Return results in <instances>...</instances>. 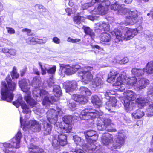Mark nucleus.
<instances>
[{
	"label": "nucleus",
	"mask_w": 153,
	"mask_h": 153,
	"mask_svg": "<svg viewBox=\"0 0 153 153\" xmlns=\"http://www.w3.org/2000/svg\"><path fill=\"white\" fill-rule=\"evenodd\" d=\"M54 128L56 130L52 136V145L55 149H58L60 146H64L67 144V136L65 134L60 132V131L63 133H68L71 131L72 127L71 124L58 122L55 124Z\"/></svg>",
	"instance_id": "1"
},
{
	"label": "nucleus",
	"mask_w": 153,
	"mask_h": 153,
	"mask_svg": "<svg viewBox=\"0 0 153 153\" xmlns=\"http://www.w3.org/2000/svg\"><path fill=\"white\" fill-rule=\"evenodd\" d=\"M22 97L21 96L19 97L17 100L13 102V104L17 107L21 106L22 109V113L26 114L25 116V118L22 120V117H20V122L22 126H23V129L24 131L27 130V128H32L34 132L39 131L41 129V125L35 120L29 121L27 120L30 117L31 111L27 107L24 101L22 100Z\"/></svg>",
	"instance_id": "2"
},
{
	"label": "nucleus",
	"mask_w": 153,
	"mask_h": 153,
	"mask_svg": "<svg viewBox=\"0 0 153 153\" xmlns=\"http://www.w3.org/2000/svg\"><path fill=\"white\" fill-rule=\"evenodd\" d=\"M126 80L127 84L129 86H134V84L137 82V79L135 76L127 78L124 72L119 73L114 71L111 72L108 74L107 81L110 83H114L113 86H117L118 89L122 91L125 89L123 86L124 83Z\"/></svg>",
	"instance_id": "3"
},
{
	"label": "nucleus",
	"mask_w": 153,
	"mask_h": 153,
	"mask_svg": "<svg viewBox=\"0 0 153 153\" xmlns=\"http://www.w3.org/2000/svg\"><path fill=\"white\" fill-rule=\"evenodd\" d=\"M111 8L112 10L117 11L120 14L126 15V20L120 23L121 25H133L138 22L137 12L135 10H129L123 8L122 5H119L116 1L111 3Z\"/></svg>",
	"instance_id": "4"
},
{
	"label": "nucleus",
	"mask_w": 153,
	"mask_h": 153,
	"mask_svg": "<svg viewBox=\"0 0 153 153\" xmlns=\"http://www.w3.org/2000/svg\"><path fill=\"white\" fill-rule=\"evenodd\" d=\"M41 78L39 76L35 77L32 82L33 86L35 88V89L33 91V94L36 97H38L39 96L42 98L43 97L42 103L44 106L46 107H47L49 106L50 103H52L53 101L54 100V97L51 96L50 98H49L48 96V94L47 92L44 90H40L38 88L40 84Z\"/></svg>",
	"instance_id": "5"
},
{
	"label": "nucleus",
	"mask_w": 153,
	"mask_h": 153,
	"mask_svg": "<svg viewBox=\"0 0 153 153\" xmlns=\"http://www.w3.org/2000/svg\"><path fill=\"white\" fill-rule=\"evenodd\" d=\"M6 81L7 85L5 81L1 82L2 85L1 90V98L2 100L9 102H11L14 96L12 92L16 87V84L13 82H11V79L10 76L6 78Z\"/></svg>",
	"instance_id": "6"
},
{
	"label": "nucleus",
	"mask_w": 153,
	"mask_h": 153,
	"mask_svg": "<svg viewBox=\"0 0 153 153\" xmlns=\"http://www.w3.org/2000/svg\"><path fill=\"white\" fill-rule=\"evenodd\" d=\"M22 134L20 131L11 140V143H0V153H15V149L20 147Z\"/></svg>",
	"instance_id": "7"
},
{
	"label": "nucleus",
	"mask_w": 153,
	"mask_h": 153,
	"mask_svg": "<svg viewBox=\"0 0 153 153\" xmlns=\"http://www.w3.org/2000/svg\"><path fill=\"white\" fill-rule=\"evenodd\" d=\"M140 26L137 29H131L126 27L123 33L117 29H115L112 34L116 37L115 42L122 41L123 40H128L133 38L137 33L138 31L142 29Z\"/></svg>",
	"instance_id": "8"
},
{
	"label": "nucleus",
	"mask_w": 153,
	"mask_h": 153,
	"mask_svg": "<svg viewBox=\"0 0 153 153\" xmlns=\"http://www.w3.org/2000/svg\"><path fill=\"white\" fill-rule=\"evenodd\" d=\"M96 132L93 130H88L85 132L86 140L87 142V145H85L84 149L86 151L94 150L99 152L98 147L97 146L95 143L98 138V136L96 135Z\"/></svg>",
	"instance_id": "9"
},
{
	"label": "nucleus",
	"mask_w": 153,
	"mask_h": 153,
	"mask_svg": "<svg viewBox=\"0 0 153 153\" xmlns=\"http://www.w3.org/2000/svg\"><path fill=\"white\" fill-rule=\"evenodd\" d=\"M19 84L22 90L26 92L24 99L30 106L33 107L36 104V102L31 98V92L29 91L30 88L29 81L27 79H23L19 81Z\"/></svg>",
	"instance_id": "10"
},
{
	"label": "nucleus",
	"mask_w": 153,
	"mask_h": 153,
	"mask_svg": "<svg viewBox=\"0 0 153 153\" xmlns=\"http://www.w3.org/2000/svg\"><path fill=\"white\" fill-rule=\"evenodd\" d=\"M93 69V67L86 66L79 72V76L81 77L82 81L84 84H88L93 79V76L90 72Z\"/></svg>",
	"instance_id": "11"
},
{
	"label": "nucleus",
	"mask_w": 153,
	"mask_h": 153,
	"mask_svg": "<svg viewBox=\"0 0 153 153\" xmlns=\"http://www.w3.org/2000/svg\"><path fill=\"white\" fill-rule=\"evenodd\" d=\"M62 111L60 108H57V111L53 109H50L47 112V117L49 122L55 125L57 123L58 115L61 114Z\"/></svg>",
	"instance_id": "12"
},
{
	"label": "nucleus",
	"mask_w": 153,
	"mask_h": 153,
	"mask_svg": "<svg viewBox=\"0 0 153 153\" xmlns=\"http://www.w3.org/2000/svg\"><path fill=\"white\" fill-rule=\"evenodd\" d=\"M114 94V91L109 90H107L104 94L105 98L108 100L106 102L105 108L109 111L111 110V109L108 108L115 107L116 106L117 100L114 97L110 96L111 94Z\"/></svg>",
	"instance_id": "13"
},
{
	"label": "nucleus",
	"mask_w": 153,
	"mask_h": 153,
	"mask_svg": "<svg viewBox=\"0 0 153 153\" xmlns=\"http://www.w3.org/2000/svg\"><path fill=\"white\" fill-rule=\"evenodd\" d=\"M99 118L101 119L100 120L103 123V124H102L100 121L97 124V128L98 130L102 131L106 129L109 132L111 131L115 132L116 131V130L115 129H106L107 127L111 125L112 123L111 120L110 119L104 117V116L102 118L100 117Z\"/></svg>",
	"instance_id": "14"
},
{
	"label": "nucleus",
	"mask_w": 153,
	"mask_h": 153,
	"mask_svg": "<svg viewBox=\"0 0 153 153\" xmlns=\"http://www.w3.org/2000/svg\"><path fill=\"white\" fill-rule=\"evenodd\" d=\"M97 114V112L95 110L85 109L81 111L80 117L82 120H88L95 117Z\"/></svg>",
	"instance_id": "15"
},
{
	"label": "nucleus",
	"mask_w": 153,
	"mask_h": 153,
	"mask_svg": "<svg viewBox=\"0 0 153 153\" xmlns=\"http://www.w3.org/2000/svg\"><path fill=\"white\" fill-rule=\"evenodd\" d=\"M125 139V135L123 133H119L118 136L115 138L112 147L115 149L120 148L124 143Z\"/></svg>",
	"instance_id": "16"
},
{
	"label": "nucleus",
	"mask_w": 153,
	"mask_h": 153,
	"mask_svg": "<svg viewBox=\"0 0 153 153\" xmlns=\"http://www.w3.org/2000/svg\"><path fill=\"white\" fill-rule=\"evenodd\" d=\"M48 85L49 86H53V92L56 97H59L62 94L60 87L56 85H54L55 80L52 77L49 78L47 81Z\"/></svg>",
	"instance_id": "17"
},
{
	"label": "nucleus",
	"mask_w": 153,
	"mask_h": 153,
	"mask_svg": "<svg viewBox=\"0 0 153 153\" xmlns=\"http://www.w3.org/2000/svg\"><path fill=\"white\" fill-rule=\"evenodd\" d=\"M60 71L61 72L59 74L62 77H64L65 74L67 75H71L74 74L72 66L71 67L68 65L63 64H60Z\"/></svg>",
	"instance_id": "18"
},
{
	"label": "nucleus",
	"mask_w": 153,
	"mask_h": 153,
	"mask_svg": "<svg viewBox=\"0 0 153 153\" xmlns=\"http://www.w3.org/2000/svg\"><path fill=\"white\" fill-rule=\"evenodd\" d=\"M149 83V80L145 78L140 79L134 85L135 89L137 91H140L145 88Z\"/></svg>",
	"instance_id": "19"
},
{
	"label": "nucleus",
	"mask_w": 153,
	"mask_h": 153,
	"mask_svg": "<svg viewBox=\"0 0 153 153\" xmlns=\"http://www.w3.org/2000/svg\"><path fill=\"white\" fill-rule=\"evenodd\" d=\"M108 8L101 3L99 4L97 7H95L90 12L91 14H100L104 15L106 14L108 11Z\"/></svg>",
	"instance_id": "20"
},
{
	"label": "nucleus",
	"mask_w": 153,
	"mask_h": 153,
	"mask_svg": "<svg viewBox=\"0 0 153 153\" xmlns=\"http://www.w3.org/2000/svg\"><path fill=\"white\" fill-rule=\"evenodd\" d=\"M113 141V136L109 133L103 135L101 137L102 144L109 148Z\"/></svg>",
	"instance_id": "21"
},
{
	"label": "nucleus",
	"mask_w": 153,
	"mask_h": 153,
	"mask_svg": "<svg viewBox=\"0 0 153 153\" xmlns=\"http://www.w3.org/2000/svg\"><path fill=\"white\" fill-rule=\"evenodd\" d=\"M64 86L65 88L66 92L73 91L76 88L77 83L74 81H68L64 83Z\"/></svg>",
	"instance_id": "22"
},
{
	"label": "nucleus",
	"mask_w": 153,
	"mask_h": 153,
	"mask_svg": "<svg viewBox=\"0 0 153 153\" xmlns=\"http://www.w3.org/2000/svg\"><path fill=\"white\" fill-rule=\"evenodd\" d=\"M95 27L97 30L102 31H108L110 30V26L108 23L105 22H100L95 24Z\"/></svg>",
	"instance_id": "23"
},
{
	"label": "nucleus",
	"mask_w": 153,
	"mask_h": 153,
	"mask_svg": "<svg viewBox=\"0 0 153 153\" xmlns=\"http://www.w3.org/2000/svg\"><path fill=\"white\" fill-rule=\"evenodd\" d=\"M39 64L41 68L42 75H45L46 73V71L48 74L52 75L55 73L56 69V66H53L52 68L49 69H47V65H45L44 66H43L40 62H39Z\"/></svg>",
	"instance_id": "24"
},
{
	"label": "nucleus",
	"mask_w": 153,
	"mask_h": 153,
	"mask_svg": "<svg viewBox=\"0 0 153 153\" xmlns=\"http://www.w3.org/2000/svg\"><path fill=\"white\" fill-rule=\"evenodd\" d=\"M72 97L75 101L82 104H85L88 101L87 97H85L84 96L74 94L73 95Z\"/></svg>",
	"instance_id": "25"
},
{
	"label": "nucleus",
	"mask_w": 153,
	"mask_h": 153,
	"mask_svg": "<svg viewBox=\"0 0 153 153\" xmlns=\"http://www.w3.org/2000/svg\"><path fill=\"white\" fill-rule=\"evenodd\" d=\"M124 102L125 108L127 111H131L135 109L136 107L134 105V102H132L125 99Z\"/></svg>",
	"instance_id": "26"
},
{
	"label": "nucleus",
	"mask_w": 153,
	"mask_h": 153,
	"mask_svg": "<svg viewBox=\"0 0 153 153\" xmlns=\"http://www.w3.org/2000/svg\"><path fill=\"white\" fill-rule=\"evenodd\" d=\"M125 99L129 101H134L136 99V95L135 93L131 90H128L124 93Z\"/></svg>",
	"instance_id": "27"
},
{
	"label": "nucleus",
	"mask_w": 153,
	"mask_h": 153,
	"mask_svg": "<svg viewBox=\"0 0 153 153\" xmlns=\"http://www.w3.org/2000/svg\"><path fill=\"white\" fill-rule=\"evenodd\" d=\"M91 102L95 107L99 108L102 105V102L101 99L97 95L93 96L91 98Z\"/></svg>",
	"instance_id": "28"
},
{
	"label": "nucleus",
	"mask_w": 153,
	"mask_h": 153,
	"mask_svg": "<svg viewBox=\"0 0 153 153\" xmlns=\"http://www.w3.org/2000/svg\"><path fill=\"white\" fill-rule=\"evenodd\" d=\"M103 84V81L98 77L95 78L92 82V85L94 88H100L102 87Z\"/></svg>",
	"instance_id": "29"
},
{
	"label": "nucleus",
	"mask_w": 153,
	"mask_h": 153,
	"mask_svg": "<svg viewBox=\"0 0 153 153\" xmlns=\"http://www.w3.org/2000/svg\"><path fill=\"white\" fill-rule=\"evenodd\" d=\"M100 38L101 41L102 42H110L111 39V36L108 33L102 32L100 35Z\"/></svg>",
	"instance_id": "30"
},
{
	"label": "nucleus",
	"mask_w": 153,
	"mask_h": 153,
	"mask_svg": "<svg viewBox=\"0 0 153 153\" xmlns=\"http://www.w3.org/2000/svg\"><path fill=\"white\" fill-rule=\"evenodd\" d=\"M135 102L143 107L150 103L149 100L143 97H139L137 98Z\"/></svg>",
	"instance_id": "31"
},
{
	"label": "nucleus",
	"mask_w": 153,
	"mask_h": 153,
	"mask_svg": "<svg viewBox=\"0 0 153 153\" xmlns=\"http://www.w3.org/2000/svg\"><path fill=\"white\" fill-rule=\"evenodd\" d=\"M145 72L148 74L153 73V62H150L146 65V67L144 68Z\"/></svg>",
	"instance_id": "32"
},
{
	"label": "nucleus",
	"mask_w": 153,
	"mask_h": 153,
	"mask_svg": "<svg viewBox=\"0 0 153 153\" xmlns=\"http://www.w3.org/2000/svg\"><path fill=\"white\" fill-rule=\"evenodd\" d=\"M29 39L31 42H34L39 44L44 43L46 42L47 40L46 38L43 37L39 38L34 37L29 38Z\"/></svg>",
	"instance_id": "33"
},
{
	"label": "nucleus",
	"mask_w": 153,
	"mask_h": 153,
	"mask_svg": "<svg viewBox=\"0 0 153 153\" xmlns=\"http://www.w3.org/2000/svg\"><path fill=\"white\" fill-rule=\"evenodd\" d=\"M144 68L143 69L133 68L131 70L133 74L137 76H142L144 74L145 72Z\"/></svg>",
	"instance_id": "34"
},
{
	"label": "nucleus",
	"mask_w": 153,
	"mask_h": 153,
	"mask_svg": "<svg viewBox=\"0 0 153 153\" xmlns=\"http://www.w3.org/2000/svg\"><path fill=\"white\" fill-rule=\"evenodd\" d=\"M44 125V133L45 135L49 134L51 131V125L48 123L44 121L43 123Z\"/></svg>",
	"instance_id": "35"
},
{
	"label": "nucleus",
	"mask_w": 153,
	"mask_h": 153,
	"mask_svg": "<svg viewBox=\"0 0 153 153\" xmlns=\"http://www.w3.org/2000/svg\"><path fill=\"white\" fill-rule=\"evenodd\" d=\"M144 115L143 111L140 109H137L132 114V116L135 119H140Z\"/></svg>",
	"instance_id": "36"
},
{
	"label": "nucleus",
	"mask_w": 153,
	"mask_h": 153,
	"mask_svg": "<svg viewBox=\"0 0 153 153\" xmlns=\"http://www.w3.org/2000/svg\"><path fill=\"white\" fill-rule=\"evenodd\" d=\"M75 117H73L71 115H67L64 116L62 118L63 123L71 124Z\"/></svg>",
	"instance_id": "37"
},
{
	"label": "nucleus",
	"mask_w": 153,
	"mask_h": 153,
	"mask_svg": "<svg viewBox=\"0 0 153 153\" xmlns=\"http://www.w3.org/2000/svg\"><path fill=\"white\" fill-rule=\"evenodd\" d=\"M83 29L86 34L89 35L92 39H94V38L95 35L92 30L90 29L88 27H83Z\"/></svg>",
	"instance_id": "38"
},
{
	"label": "nucleus",
	"mask_w": 153,
	"mask_h": 153,
	"mask_svg": "<svg viewBox=\"0 0 153 153\" xmlns=\"http://www.w3.org/2000/svg\"><path fill=\"white\" fill-rule=\"evenodd\" d=\"M81 93L83 95H90L91 92L88 88L85 87H82L80 88Z\"/></svg>",
	"instance_id": "39"
},
{
	"label": "nucleus",
	"mask_w": 153,
	"mask_h": 153,
	"mask_svg": "<svg viewBox=\"0 0 153 153\" xmlns=\"http://www.w3.org/2000/svg\"><path fill=\"white\" fill-rule=\"evenodd\" d=\"M11 76L13 79H17L19 76V74L17 73L16 68L15 67H13V71L11 74Z\"/></svg>",
	"instance_id": "40"
},
{
	"label": "nucleus",
	"mask_w": 153,
	"mask_h": 153,
	"mask_svg": "<svg viewBox=\"0 0 153 153\" xmlns=\"http://www.w3.org/2000/svg\"><path fill=\"white\" fill-rule=\"evenodd\" d=\"M149 108L147 109L146 114L148 116L153 115V103L150 104Z\"/></svg>",
	"instance_id": "41"
},
{
	"label": "nucleus",
	"mask_w": 153,
	"mask_h": 153,
	"mask_svg": "<svg viewBox=\"0 0 153 153\" xmlns=\"http://www.w3.org/2000/svg\"><path fill=\"white\" fill-rule=\"evenodd\" d=\"M111 3L108 0H104L101 1V4L104 6L105 7H107L108 10L110 5L111 4Z\"/></svg>",
	"instance_id": "42"
},
{
	"label": "nucleus",
	"mask_w": 153,
	"mask_h": 153,
	"mask_svg": "<svg viewBox=\"0 0 153 153\" xmlns=\"http://www.w3.org/2000/svg\"><path fill=\"white\" fill-rule=\"evenodd\" d=\"M94 4V2H93V3H86L82 4L81 7V9L82 10L86 9L88 7L91 6Z\"/></svg>",
	"instance_id": "43"
},
{
	"label": "nucleus",
	"mask_w": 153,
	"mask_h": 153,
	"mask_svg": "<svg viewBox=\"0 0 153 153\" xmlns=\"http://www.w3.org/2000/svg\"><path fill=\"white\" fill-rule=\"evenodd\" d=\"M83 17L80 16H75L74 18V21L75 23L79 24L81 23V19Z\"/></svg>",
	"instance_id": "44"
},
{
	"label": "nucleus",
	"mask_w": 153,
	"mask_h": 153,
	"mask_svg": "<svg viewBox=\"0 0 153 153\" xmlns=\"http://www.w3.org/2000/svg\"><path fill=\"white\" fill-rule=\"evenodd\" d=\"M68 105L72 110H74L76 106V105L74 103L72 102L71 101H70L69 103H68Z\"/></svg>",
	"instance_id": "45"
},
{
	"label": "nucleus",
	"mask_w": 153,
	"mask_h": 153,
	"mask_svg": "<svg viewBox=\"0 0 153 153\" xmlns=\"http://www.w3.org/2000/svg\"><path fill=\"white\" fill-rule=\"evenodd\" d=\"M72 66L74 74L80 68V66L78 65H73Z\"/></svg>",
	"instance_id": "46"
},
{
	"label": "nucleus",
	"mask_w": 153,
	"mask_h": 153,
	"mask_svg": "<svg viewBox=\"0 0 153 153\" xmlns=\"http://www.w3.org/2000/svg\"><path fill=\"white\" fill-rule=\"evenodd\" d=\"M128 61V59L127 57H125L121 60L119 61V63L120 64H124L127 63Z\"/></svg>",
	"instance_id": "47"
},
{
	"label": "nucleus",
	"mask_w": 153,
	"mask_h": 153,
	"mask_svg": "<svg viewBox=\"0 0 153 153\" xmlns=\"http://www.w3.org/2000/svg\"><path fill=\"white\" fill-rule=\"evenodd\" d=\"M97 17V16H91L89 15L87 16V18L90 20H94L96 19Z\"/></svg>",
	"instance_id": "48"
},
{
	"label": "nucleus",
	"mask_w": 153,
	"mask_h": 153,
	"mask_svg": "<svg viewBox=\"0 0 153 153\" xmlns=\"http://www.w3.org/2000/svg\"><path fill=\"white\" fill-rule=\"evenodd\" d=\"M8 33L10 34H14L15 33L14 30L12 28L6 27Z\"/></svg>",
	"instance_id": "49"
},
{
	"label": "nucleus",
	"mask_w": 153,
	"mask_h": 153,
	"mask_svg": "<svg viewBox=\"0 0 153 153\" xmlns=\"http://www.w3.org/2000/svg\"><path fill=\"white\" fill-rule=\"evenodd\" d=\"M53 41L55 43L59 44L60 42V41L59 39L57 37H54L53 39Z\"/></svg>",
	"instance_id": "50"
},
{
	"label": "nucleus",
	"mask_w": 153,
	"mask_h": 153,
	"mask_svg": "<svg viewBox=\"0 0 153 153\" xmlns=\"http://www.w3.org/2000/svg\"><path fill=\"white\" fill-rule=\"evenodd\" d=\"M147 94L148 95H153V87H150L148 89Z\"/></svg>",
	"instance_id": "51"
},
{
	"label": "nucleus",
	"mask_w": 153,
	"mask_h": 153,
	"mask_svg": "<svg viewBox=\"0 0 153 153\" xmlns=\"http://www.w3.org/2000/svg\"><path fill=\"white\" fill-rule=\"evenodd\" d=\"M146 35L147 36H148L149 40H150L151 45L153 47V35H148L147 34Z\"/></svg>",
	"instance_id": "52"
},
{
	"label": "nucleus",
	"mask_w": 153,
	"mask_h": 153,
	"mask_svg": "<svg viewBox=\"0 0 153 153\" xmlns=\"http://www.w3.org/2000/svg\"><path fill=\"white\" fill-rule=\"evenodd\" d=\"M22 31L23 32H27L28 35H30V33L31 32V30L27 28L24 29L22 30Z\"/></svg>",
	"instance_id": "53"
},
{
	"label": "nucleus",
	"mask_w": 153,
	"mask_h": 153,
	"mask_svg": "<svg viewBox=\"0 0 153 153\" xmlns=\"http://www.w3.org/2000/svg\"><path fill=\"white\" fill-rule=\"evenodd\" d=\"M65 11L66 12L68 13V16L70 15L71 13H73L71 9H65Z\"/></svg>",
	"instance_id": "54"
},
{
	"label": "nucleus",
	"mask_w": 153,
	"mask_h": 153,
	"mask_svg": "<svg viewBox=\"0 0 153 153\" xmlns=\"http://www.w3.org/2000/svg\"><path fill=\"white\" fill-rule=\"evenodd\" d=\"M26 68H24L21 70L20 74L21 76H23L26 72Z\"/></svg>",
	"instance_id": "55"
},
{
	"label": "nucleus",
	"mask_w": 153,
	"mask_h": 153,
	"mask_svg": "<svg viewBox=\"0 0 153 153\" xmlns=\"http://www.w3.org/2000/svg\"><path fill=\"white\" fill-rule=\"evenodd\" d=\"M9 53L11 55H14L15 54V51L13 49L9 50Z\"/></svg>",
	"instance_id": "56"
},
{
	"label": "nucleus",
	"mask_w": 153,
	"mask_h": 153,
	"mask_svg": "<svg viewBox=\"0 0 153 153\" xmlns=\"http://www.w3.org/2000/svg\"><path fill=\"white\" fill-rule=\"evenodd\" d=\"M28 148L30 149H34L36 148V147L33 144H31L28 146Z\"/></svg>",
	"instance_id": "57"
},
{
	"label": "nucleus",
	"mask_w": 153,
	"mask_h": 153,
	"mask_svg": "<svg viewBox=\"0 0 153 153\" xmlns=\"http://www.w3.org/2000/svg\"><path fill=\"white\" fill-rule=\"evenodd\" d=\"M2 51L3 53H9V50L7 48H4L2 49Z\"/></svg>",
	"instance_id": "58"
},
{
	"label": "nucleus",
	"mask_w": 153,
	"mask_h": 153,
	"mask_svg": "<svg viewBox=\"0 0 153 153\" xmlns=\"http://www.w3.org/2000/svg\"><path fill=\"white\" fill-rule=\"evenodd\" d=\"M74 39L70 37H69L68 38L67 41L69 42H71L72 43H74Z\"/></svg>",
	"instance_id": "59"
},
{
	"label": "nucleus",
	"mask_w": 153,
	"mask_h": 153,
	"mask_svg": "<svg viewBox=\"0 0 153 153\" xmlns=\"http://www.w3.org/2000/svg\"><path fill=\"white\" fill-rule=\"evenodd\" d=\"M122 1L124 2L126 4H130L132 1L133 0H121Z\"/></svg>",
	"instance_id": "60"
},
{
	"label": "nucleus",
	"mask_w": 153,
	"mask_h": 153,
	"mask_svg": "<svg viewBox=\"0 0 153 153\" xmlns=\"http://www.w3.org/2000/svg\"><path fill=\"white\" fill-rule=\"evenodd\" d=\"M81 41V39H74V43H76Z\"/></svg>",
	"instance_id": "61"
},
{
	"label": "nucleus",
	"mask_w": 153,
	"mask_h": 153,
	"mask_svg": "<svg viewBox=\"0 0 153 153\" xmlns=\"http://www.w3.org/2000/svg\"><path fill=\"white\" fill-rule=\"evenodd\" d=\"M43 152V149L41 148L38 149H37V152L39 153H42Z\"/></svg>",
	"instance_id": "62"
},
{
	"label": "nucleus",
	"mask_w": 153,
	"mask_h": 153,
	"mask_svg": "<svg viewBox=\"0 0 153 153\" xmlns=\"http://www.w3.org/2000/svg\"><path fill=\"white\" fill-rule=\"evenodd\" d=\"M3 9V5L2 3H0V12Z\"/></svg>",
	"instance_id": "63"
},
{
	"label": "nucleus",
	"mask_w": 153,
	"mask_h": 153,
	"mask_svg": "<svg viewBox=\"0 0 153 153\" xmlns=\"http://www.w3.org/2000/svg\"><path fill=\"white\" fill-rule=\"evenodd\" d=\"M34 72L35 74H36L37 75H39L40 73L37 69H36V70H34Z\"/></svg>",
	"instance_id": "64"
}]
</instances>
